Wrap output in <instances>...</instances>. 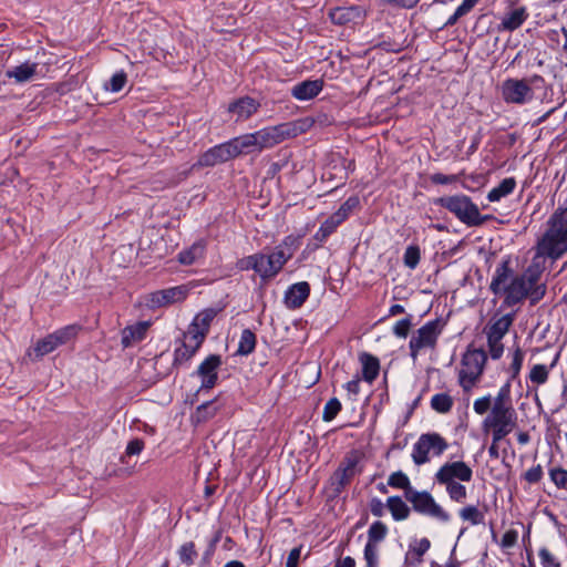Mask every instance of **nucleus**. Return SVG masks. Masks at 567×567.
Here are the masks:
<instances>
[{"mask_svg":"<svg viewBox=\"0 0 567 567\" xmlns=\"http://www.w3.org/2000/svg\"><path fill=\"white\" fill-rule=\"evenodd\" d=\"M360 204L358 196H350L347 200L339 207V209L333 213L334 218L340 219L343 223L351 214V212L357 208Z\"/></svg>","mask_w":567,"mask_h":567,"instance_id":"a18cd8bd","label":"nucleus"},{"mask_svg":"<svg viewBox=\"0 0 567 567\" xmlns=\"http://www.w3.org/2000/svg\"><path fill=\"white\" fill-rule=\"evenodd\" d=\"M360 462L361 456L358 451L353 450L346 454L328 481L333 497H338L352 480L361 474Z\"/></svg>","mask_w":567,"mask_h":567,"instance_id":"39448f33","label":"nucleus"},{"mask_svg":"<svg viewBox=\"0 0 567 567\" xmlns=\"http://www.w3.org/2000/svg\"><path fill=\"white\" fill-rule=\"evenodd\" d=\"M548 474L557 488L567 491V470L561 466H554L549 468Z\"/></svg>","mask_w":567,"mask_h":567,"instance_id":"49530a36","label":"nucleus"},{"mask_svg":"<svg viewBox=\"0 0 567 567\" xmlns=\"http://www.w3.org/2000/svg\"><path fill=\"white\" fill-rule=\"evenodd\" d=\"M256 334L250 329H244L239 339L236 354L248 355L256 348Z\"/></svg>","mask_w":567,"mask_h":567,"instance_id":"c9c22d12","label":"nucleus"},{"mask_svg":"<svg viewBox=\"0 0 567 567\" xmlns=\"http://www.w3.org/2000/svg\"><path fill=\"white\" fill-rule=\"evenodd\" d=\"M38 71V63L24 62L6 71L8 79H13L17 83L31 81Z\"/></svg>","mask_w":567,"mask_h":567,"instance_id":"a878e982","label":"nucleus"},{"mask_svg":"<svg viewBox=\"0 0 567 567\" xmlns=\"http://www.w3.org/2000/svg\"><path fill=\"white\" fill-rule=\"evenodd\" d=\"M453 399L447 393L434 394L431 399V408L441 414L449 413L453 408Z\"/></svg>","mask_w":567,"mask_h":567,"instance_id":"58836bf2","label":"nucleus"},{"mask_svg":"<svg viewBox=\"0 0 567 567\" xmlns=\"http://www.w3.org/2000/svg\"><path fill=\"white\" fill-rule=\"evenodd\" d=\"M440 485L445 486L446 493L453 502L463 503L467 497V489L460 482L440 483Z\"/></svg>","mask_w":567,"mask_h":567,"instance_id":"a19ab883","label":"nucleus"},{"mask_svg":"<svg viewBox=\"0 0 567 567\" xmlns=\"http://www.w3.org/2000/svg\"><path fill=\"white\" fill-rule=\"evenodd\" d=\"M558 357L559 355L557 354L549 367H547L545 364H535L530 369V372L528 375L530 382L536 385L545 384L548 380L550 369H553L556 365Z\"/></svg>","mask_w":567,"mask_h":567,"instance_id":"72a5a7b5","label":"nucleus"},{"mask_svg":"<svg viewBox=\"0 0 567 567\" xmlns=\"http://www.w3.org/2000/svg\"><path fill=\"white\" fill-rule=\"evenodd\" d=\"M445 322L437 318L427 321L421 328H419L411 337L409 342L410 357L415 361L421 350L436 347L437 340L443 332Z\"/></svg>","mask_w":567,"mask_h":567,"instance_id":"423d86ee","label":"nucleus"},{"mask_svg":"<svg viewBox=\"0 0 567 567\" xmlns=\"http://www.w3.org/2000/svg\"><path fill=\"white\" fill-rule=\"evenodd\" d=\"M216 310L205 309L194 318L190 324H196V328L200 329V331L208 333L210 323L216 317Z\"/></svg>","mask_w":567,"mask_h":567,"instance_id":"37998d69","label":"nucleus"},{"mask_svg":"<svg viewBox=\"0 0 567 567\" xmlns=\"http://www.w3.org/2000/svg\"><path fill=\"white\" fill-rule=\"evenodd\" d=\"M513 380H508L505 384H503L497 395L493 400V405H505V406H513L512 398H511V382Z\"/></svg>","mask_w":567,"mask_h":567,"instance_id":"09e8293b","label":"nucleus"},{"mask_svg":"<svg viewBox=\"0 0 567 567\" xmlns=\"http://www.w3.org/2000/svg\"><path fill=\"white\" fill-rule=\"evenodd\" d=\"M404 265L414 269L420 261V249L417 246H409L403 256Z\"/></svg>","mask_w":567,"mask_h":567,"instance_id":"5fc2aeb1","label":"nucleus"},{"mask_svg":"<svg viewBox=\"0 0 567 567\" xmlns=\"http://www.w3.org/2000/svg\"><path fill=\"white\" fill-rule=\"evenodd\" d=\"M542 477H543V467L539 464L530 467L524 474L525 481H527L529 484L538 483L542 480Z\"/></svg>","mask_w":567,"mask_h":567,"instance_id":"0e129e2a","label":"nucleus"},{"mask_svg":"<svg viewBox=\"0 0 567 567\" xmlns=\"http://www.w3.org/2000/svg\"><path fill=\"white\" fill-rule=\"evenodd\" d=\"M434 204L446 209L466 227H481L494 219L493 215H482L478 206L465 194L442 196Z\"/></svg>","mask_w":567,"mask_h":567,"instance_id":"f03ea898","label":"nucleus"},{"mask_svg":"<svg viewBox=\"0 0 567 567\" xmlns=\"http://www.w3.org/2000/svg\"><path fill=\"white\" fill-rule=\"evenodd\" d=\"M329 17L334 24L343 25L351 22H357L363 18V13L360 7H337L331 9Z\"/></svg>","mask_w":567,"mask_h":567,"instance_id":"5701e85b","label":"nucleus"},{"mask_svg":"<svg viewBox=\"0 0 567 567\" xmlns=\"http://www.w3.org/2000/svg\"><path fill=\"white\" fill-rule=\"evenodd\" d=\"M293 239L289 236L284 241L276 246L271 254L267 255L268 264L278 275L286 262L293 256L292 249Z\"/></svg>","mask_w":567,"mask_h":567,"instance_id":"f3484780","label":"nucleus"},{"mask_svg":"<svg viewBox=\"0 0 567 567\" xmlns=\"http://www.w3.org/2000/svg\"><path fill=\"white\" fill-rule=\"evenodd\" d=\"M310 295V285L307 281H300L291 285L285 292V305L289 309L300 308Z\"/></svg>","mask_w":567,"mask_h":567,"instance_id":"aec40b11","label":"nucleus"},{"mask_svg":"<svg viewBox=\"0 0 567 567\" xmlns=\"http://www.w3.org/2000/svg\"><path fill=\"white\" fill-rule=\"evenodd\" d=\"M386 535H388L386 525L381 520H377V522L372 523L369 527L367 543L372 544V545H378L379 543L384 540Z\"/></svg>","mask_w":567,"mask_h":567,"instance_id":"ea45409f","label":"nucleus"},{"mask_svg":"<svg viewBox=\"0 0 567 567\" xmlns=\"http://www.w3.org/2000/svg\"><path fill=\"white\" fill-rule=\"evenodd\" d=\"M150 328L148 321H140L127 326L121 331V344L123 348H131L146 338Z\"/></svg>","mask_w":567,"mask_h":567,"instance_id":"412c9836","label":"nucleus"},{"mask_svg":"<svg viewBox=\"0 0 567 567\" xmlns=\"http://www.w3.org/2000/svg\"><path fill=\"white\" fill-rule=\"evenodd\" d=\"M547 225V230L537 243L536 255L556 260L567 252V214L554 213Z\"/></svg>","mask_w":567,"mask_h":567,"instance_id":"7ed1b4c3","label":"nucleus"},{"mask_svg":"<svg viewBox=\"0 0 567 567\" xmlns=\"http://www.w3.org/2000/svg\"><path fill=\"white\" fill-rule=\"evenodd\" d=\"M493 402L491 394L478 398L473 403V410L476 414L483 415L487 413V411L492 409Z\"/></svg>","mask_w":567,"mask_h":567,"instance_id":"13d9d810","label":"nucleus"},{"mask_svg":"<svg viewBox=\"0 0 567 567\" xmlns=\"http://www.w3.org/2000/svg\"><path fill=\"white\" fill-rule=\"evenodd\" d=\"M219 408L216 399L204 402L197 406L195 413L192 415V420L197 424L205 423L217 414Z\"/></svg>","mask_w":567,"mask_h":567,"instance_id":"c756f323","label":"nucleus"},{"mask_svg":"<svg viewBox=\"0 0 567 567\" xmlns=\"http://www.w3.org/2000/svg\"><path fill=\"white\" fill-rule=\"evenodd\" d=\"M359 360L362 364V379L371 384L379 375L380 361L368 352H362L359 355Z\"/></svg>","mask_w":567,"mask_h":567,"instance_id":"bb28decb","label":"nucleus"},{"mask_svg":"<svg viewBox=\"0 0 567 567\" xmlns=\"http://www.w3.org/2000/svg\"><path fill=\"white\" fill-rule=\"evenodd\" d=\"M127 82L126 73L121 70L112 75L109 83L104 85L105 90L111 92H120Z\"/></svg>","mask_w":567,"mask_h":567,"instance_id":"3c124183","label":"nucleus"},{"mask_svg":"<svg viewBox=\"0 0 567 567\" xmlns=\"http://www.w3.org/2000/svg\"><path fill=\"white\" fill-rule=\"evenodd\" d=\"M221 365V357L219 354L208 355L197 368L195 374L202 379L198 391L213 389L218 381V369Z\"/></svg>","mask_w":567,"mask_h":567,"instance_id":"2eb2a0df","label":"nucleus"},{"mask_svg":"<svg viewBox=\"0 0 567 567\" xmlns=\"http://www.w3.org/2000/svg\"><path fill=\"white\" fill-rule=\"evenodd\" d=\"M449 447L446 440L436 432L421 434L413 445L412 461L415 465L420 466L430 462V452L434 456L442 455Z\"/></svg>","mask_w":567,"mask_h":567,"instance_id":"9d476101","label":"nucleus"},{"mask_svg":"<svg viewBox=\"0 0 567 567\" xmlns=\"http://www.w3.org/2000/svg\"><path fill=\"white\" fill-rule=\"evenodd\" d=\"M514 321V315L507 313L487 324L484 328L485 334H492L495 337L504 338V336L508 332L512 323Z\"/></svg>","mask_w":567,"mask_h":567,"instance_id":"c85d7f7f","label":"nucleus"},{"mask_svg":"<svg viewBox=\"0 0 567 567\" xmlns=\"http://www.w3.org/2000/svg\"><path fill=\"white\" fill-rule=\"evenodd\" d=\"M486 362L487 353L484 349L467 347L462 355V369L458 372V383L464 391H470L481 379Z\"/></svg>","mask_w":567,"mask_h":567,"instance_id":"20e7f679","label":"nucleus"},{"mask_svg":"<svg viewBox=\"0 0 567 567\" xmlns=\"http://www.w3.org/2000/svg\"><path fill=\"white\" fill-rule=\"evenodd\" d=\"M257 254L244 257L237 261V268L241 271L254 270L256 272L257 264Z\"/></svg>","mask_w":567,"mask_h":567,"instance_id":"052dcab7","label":"nucleus"},{"mask_svg":"<svg viewBox=\"0 0 567 567\" xmlns=\"http://www.w3.org/2000/svg\"><path fill=\"white\" fill-rule=\"evenodd\" d=\"M370 512L375 517H382L384 515V504L378 497H373L369 504Z\"/></svg>","mask_w":567,"mask_h":567,"instance_id":"774afa93","label":"nucleus"},{"mask_svg":"<svg viewBox=\"0 0 567 567\" xmlns=\"http://www.w3.org/2000/svg\"><path fill=\"white\" fill-rule=\"evenodd\" d=\"M323 80H305L295 84L291 89V95L298 101H309L315 99L323 90Z\"/></svg>","mask_w":567,"mask_h":567,"instance_id":"6ab92c4d","label":"nucleus"},{"mask_svg":"<svg viewBox=\"0 0 567 567\" xmlns=\"http://www.w3.org/2000/svg\"><path fill=\"white\" fill-rule=\"evenodd\" d=\"M303 131V127L297 122H287L261 128L255 132L259 152L266 148H271L286 140L297 137Z\"/></svg>","mask_w":567,"mask_h":567,"instance_id":"6e6552de","label":"nucleus"},{"mask_svg":"<svg viewBox=\"0 0 567 567\" xmlns=\"http://www.w3.org/2000/svg\"><path fill=\"white\" fill-rule=\"evenodd\" d=\"M513 277V270L511 268L509 260H503L499 262L494 271L492 281L489 284V290L495 295H503L506 287L508 286Z\"/></svg>","mask_w":567,"mask_h":567,"instance_id":"a211bd4d","label":"nucleus"},{"mask_svg":"<svg viewBox=\"0 0 567 567\" xmlns=\"http://www.w3.org/2000/svg\"><path fill=\"white\" fill-rule=\"evenodd\" d=\"M177 555H178L179 561L183 565H185L187 567L193 566L195 564V560L198 557V553H197L195 543L186 542V543L182 544L179 546V548L177 549Z\"/></svg>","mask_w":567,"mask_h":567,"instance_id":"e433bc0d","label":"nucleus"},{"mask_svg":"<svg viewBox=\"0 0 567 567\" xmlns=\"http://www.w3.org/2000/svg\"><path fill=\"white\" fill-rule=\"evenodd\" d=\"M257 264L256 274L262 279V281H267L277 276L276 271L271 268V265L268 264V257L265 254H257Z\"/></svg>","mask_w":567,"mask_h":567,"instance_id":"c03bdc74","label":"nucleus"},{"mask_svg":"<svg viewBox=\"0 0 567 567\" xmlns=\"http://www.w3.org/2000/svg\"><path fill=\"white\" fill-rule=\"evenodd\" d=\"M472 9L473 8L463 0V2L456 8L455 12L447 19L445 27L454 25L460 18L466 16Z\"/></svg>","mask_w":567,"mask_h":567,"instance_id":"bf43d9fd","label":"nucleus"},{"mask_svg":"<svg viewBox=\"0 0 567 567\" xmlns=\"http://www.w3.org/2000/svg\"><path fill=\"white\" fill-rule=\"evenodd\" d=\"M206 254V243L203 239L195 241L188 248L181 250L177 260L181 265L190 266L203 260Z\"/></svg>","mask_w":567,"mask_h":567,"instance_id":"b1692460","label":"nucleus"},{"mask_svg":"<svg viewBox=\"0 0 567 567\" xmlns=\"http://www.w3.org/2000/svg\"><path fill=\"white\" fill-rule=\"evenodd\" d=\"M386 507L389 508L393 519L396 522L408 519L411 513L410 507L400 496H390L386 499Z\"/></svg>","mask_w":567,"mask_h":567,"instance_id":"7c9ffc66","label":"nucleus"},{"mask_svg":"<svg viewBox=\"0 0 567 567\" xmlns=\"http://www.w3.org/2000/svg\"><path fill=\"white\" fill-rule=\"evenodd\" d=\"M497 425H517V412L514 406L492 405L489 413L482 422V430L488 433L491 426Z\"/></svg>","mask_w":567,"mask_h":567,"instance_id":"4468645a","label":"nucleus"},{"mask_svg":"<svg viewBox=\"0 0 567 567\" xmlns=\"http://www.w3.org/2000/svg\"><path fill=\"white\" fill-rule=\"evenodd\" d=\"M404 497L412 504V507L416 513L432 517L442 523H447L451 520L450 513H447L439 503H436L430 492H420L414 488L412 492L404 493Z\"/></svg>","mask_w":567,"mask_h":567,"instance_id":"9b49d317","label":"nucleus"},{"mask_svg":"<svg viewBox=\"0 0 567 567\" xmlns=\"http://www.w3.org/2000/svg\"><path fill=\"white\" fill-rule=\"evenodd\" d=\"M186 286H176L163 290H157L151 295V303L153 307H163L166 305L183 301L188 293Z\"/></svg>","mask_w":567,"mask_h":567,"instance_id":"dca6fc26","label":"nucleus"},{"mask_svg":"<svg viewBox=\"0 0 567 567\" xmlns=\"http://www.w3.org/2000/svg\"><path fill=\"white\" fill-rule=\"evenodd\" d=\"M462 520L468 522L471 525H481L485 523V515L475 505H467L458 511Z\"/></svg>","mask_w":567,"mask_h":567,"instance_id":"4c0bfd02","label":"nucleus"},{"mask_svg":"<svg viewBox=\"0 0 567 567\" xmlns=\"http://www.w3.org/2000/svg\"><path fill=\"white\" fill-rule=\"evenodd\" d=\"M430 181L435 185H449L458 181L457 175H445L442 173H434L430 175Z\"/></svg>","mask_w":567,"mask_h":567,"instance_id":"e2e57ef3","label":"nucleus"},{"mask_svg":"<svg viewBox=\"0 0 567 567\" xmlns=\"http://www.w3.org/2000/svg\"><path fill=\"white\" fill-rule=\"evenodd\" d=\"M235 158L229 141L215 145L204 152L192 168L214 167Z\"/></svg>","mask_w":567,"mask_h":567,"instance_id":"ddd939ff","label":"nucleus"},{"mask_svg":"<svg viewBox=\"0 0 567 567\" xmlns=\"http://www.w3.org/2000/svg\"><path fill=\"white\" fill-rule=\"evenodd\" d=\"M523 361H524V351L519 347H517L513 352L512 363L508 368V372L511 374L509 375L511 380H516L518 378L519 372L523 367Z\"/></svg>","mask_w":567,"mask_h":567,"instance_id":"de8ad7c7","label":"nucleus"},{"mask_svg":"<svg viewBox=\"0 0 567 567\" xmlns=\"http://www.w3.org/2000/svg\"><path fill=\"white\" fill-rule=\"evenodd\" d=\"M388 485L393 488L403 489L404 493H409L414 489L413 486L411 485L409 476L402 471H396L392 473L388 478Z\"/></svg>","mask_w":567,"mask_h":567,"instance_id":"79ce46f5","label":"nucleus"},{"mask_svg":"<svg viewBox=\"0 0 567 567\" xmlns=\"http://www.w3.org/2000/svg\"><path fill=\"white\" fill-rule=\"evenodd\" d=\"M528 18V13L525 7L514 9L504 16L501 22V27L506 31L517 30Z\"/></svg>","mask_w":567,"mask_h":567,"instance_id":"cd10ccee","label":"nucleus"},{"mask_svg":"<svg viewBox=\"0 0 567 567\" xmlns=\"http://www.w3.org/2000/svg\"><path fill=\"white\" fill-rule=\"evenodd\" d=\"M260 103L250 96L240 97L228 105V112L237 116V121L247 120L254 115Z\"/></svg>","mask_w":567,"mask_h":567,"instance_id":"4be33fe9","label":"nucleus"},{"mask_svg":"<svg viewBox=\"0 0 567 567\" xmlns=\"http://www.w3.org/2000/svg\"><path fill=\"white\" fill-rule=\"evenodd\" d=\"M540 75H533L528 79H506L502 84V96L506 103L523 105L534 99L533 84L543 82Z\"/></svg>","mask_w":567,"mask_h":567,"instance_id":"0eeeda50","label":"nucleus"},{"mask_svg":"<svg viewBox=\"0 0 567 567\" xmlns=\"http://www.w3.org/2000/svg\"><path fill=\"white\" fill-rule=\"evenodd\" d=\"M473 477L472 468L463 461L446 462L435 473L434 478L437 484L451 483L456 480L460 482H470Z\"/></svg>","mask_w":567,"mask_h":567,"instance_id":"f8f14e48","label":"nucleus"},{"mask_svg":"<svg viewBox=\"0 0 567 567\" xmlns=\"http://www.w3.org/2000/svg\"><path fill=\"white\" fill-rule=\"evenodd\" d=\"M516 181L514 177L504 178L496 187L492 188L487 194V199L491 203L499 202L502 198L508 196L514 192Z\"/></svg>","mask_w":567,"mask_h":567,"instance_id":"2f4dec72","label":"nucleus"},{"mask_svg":"<svg viewBox=\"0 0 567 567\" xmlns=\"http://www.w3.org/2000/svg\"><path fill=\"white\" fill-rule=\"evenodd\" d=\"M207 333L200 331V329L196 328V324H189L187 331L184 333V343L197 351L202 343L204 342Z\"/></svg>","mask_w":567,"mask_h":567,"instance_id":"f704fd0d","label":"nucleus"},{"mask_svg":"<svg viewBox=\"0 0 567 567\" xmlns=\"http://www.w3.org/2000/svg\"><path fill=\"white\" fill-rule=\"evenodd\" d=\"M234 156L237 157L243 153L259 152L256 133H248L229 140Z\"/></svg>","mask_w":567,"mask_h":567,"instance_id":"393cba45","label":"nucleus"},{"mask_svg":"<svg viewBox=\"0 0 567 567\" xmlns=\"http://www.w3.org/2000/svg\"><path fill=\"white\" fill-rule=\"evenodd\" d=\"M341 224L340 219L334 218V215L332 214L320 225L319 229L313 235V239L320 244L324 243Z\"/></svg>","mask_w":567,"mask_h":567,"instance_id":"473e14b6","label":"nucleus"},{"mask_svg":"<svg viewBox=\"0 0 567 567\" xmlns=\"http://www.w3.org/2000/svg\"><path fill=\"white\" fill-rule=\"evenodd\" d=\"M80 329L81 327L78 324H69L55 330L54 332L38 340L32 350L28 351V355H34L32 360L43 358L44 355L53 352L58 347L65 344L75 338Z\"/></svg>","mask_w":567,"mask_h":567,"instance_id":"1a4fd4ad","label":"nucleus"},{"mask_svg":"<svg viewBox=\"0 0 567 567\" xmlns=\"http://www.w3.org/2000/svg\"><path fill=\"white\" fill-rule=\"evenodd\" d=\"M364 560L367 563V567H378L379 560V549L378 545L365 544L363 551Z\"/></svg>","mask_w":567,"mask_h":567,"instance_id":"6e6d98bb","label":"nucleus"},{"mask_svg":"<svg viewBox=\"0 0 567 567\" xmlns=\"http://www.w3.org/2000/svg\"><path fill=\"white\" fill-rule=\"evenodd\" d=\"M544 271V265L538 255H535L527 269L513 276L504 291V305L507 307L516 306L524 299H529L530 305L535 306L546 295V285L540 282Z\"/></svg>","mask_w":567,"mask_h":567,"instance_id":"f257e3e1","label":"nucleus"},{"mask_svg":"<svg viewBox=\"0 0 567 567\" xmlns=\"http://www.w3.org/2000/svg\"><path fill=\"white\" fill-rule=\"evenodd\" d=\"M341 402L337 398H331L323 408L322 420L331 422L341 411Z\"/></svg>","mask_w":567,"mask_h":567,"instance_id":"8fccbe9b","label":"nucleus"},{"mask_svg":"<svg viewBox=\"0 0 567 567\" xmlns=\"http://www.w3.org/2000/svg\"><path fill=\"white\" fill-rule=\"evenodd\" d=\"M411 327H412V316L409 315L408 317L395 322V324L392 328V332L398 338L404 339L408 337Z\"/></svg>","mask_w":567,"mask_h":567,"instance_id":"603ef678","label":"nucleus"},{"mask_svg":"<svg viewBox=\"0 0 567 567\" xmlns=\"http://www.w3.org/2000/svg\"><path fill=\"white\" fill-rule=\"evenodd\" d=\"M538 555L543 567H560V564L546 547H542Z\"/></svg>","mask_w":567,"mask_h":567,"instance_id":"680f3d73","label":"nucleus"},{"mask_svg":"<svg viewBox=\"0 0 567 567\" xmlns=\"http://www.w3.org/2000/svg\"><path fill=\"white\" fill-rule=\"evenodd\" d=\"M517 425H497L491 426L489 432L492 433V440L494 443L503 441Z\"/></svg>","mask_w":567,"mask_h":567,"instance_id":"4d7b16f0","label":"nucleus"},{"mask_svg":"<svg viewBox=\"0 0 567 567\" xmlns=\"http://www.w3.org/2000/svg\"><path fill=\"white\" fill-rule=\"evenodd\" d=\"M431 542L423 537L419 540L417 545L413 548V553L417 556V563H422L423 555L430 549Z\"/></svg>","mask_w":567,"mask_h":567,"instance_id":"69168bd1","label":"nucleus"},{"mask_svg":"<svg viewBox=\"0 0 567 567\" xmlns=\"http://www.w3.org/2000/svg\"><path fill=\"white\" fill-rule=\"evenodd\" d=\"M195 353V350L189 349V347L183 342L182 347L175 349L174 351V365H179L184 362H187L193 358Z\"/></svg>","mask_w":567,"mask_h":567,"instance_id":"864d4df0","label":"nucleus"},{"mask_svg":"<svg viewBox=\"0 0 567 567\" xmlns=\"http://www.w3.org/2000/svg\"><path fill=\"white\" fill-rule=\"evenodd\" d=\"M144 449V441L141 439H134L128 442L126 446V454L127 455H138Z\"/></svg>","mask_w":567,"mask_h":567,"instance_id":"338daca9","label":"nucleus"}]
</instances>
